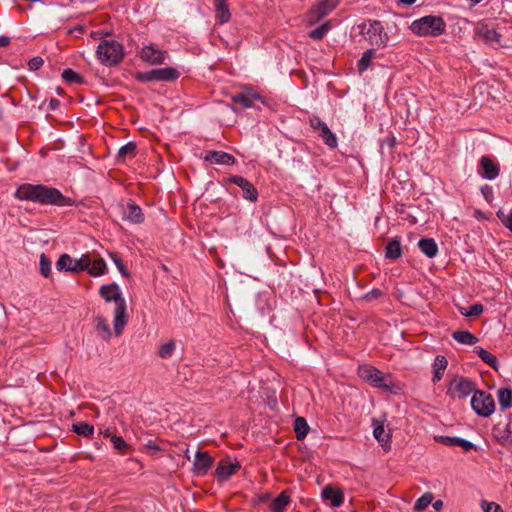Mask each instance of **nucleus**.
Here are the masks:
<instances>
[{"mask_svg":"<svg viewBox=\"0 0 512 512\" xmlns=\"http://www.w3.org/2000/svg\"><path fill=\"white\" fill-rule=\"evenodd\" d=\"M14 197L21 201H32L43 205H73V201L58 189L41 184L23 183L15 191Z\"/></svg>","mask_w":512,"mask_h":512,"instance_id":"obj_1","label":"nucleus"},{"mask_svg":"<svg viewBox=\"0 0 512 512\" xmlns=\"http://www.w3.org/2000/svg\"><path fill=\"white\" fill-rule=\"evenodd\" d=\"M99 293L106 302L115 303L113 325L114 332L118 336L122 333L127 323L126 301L122 297V291L118 284L111 283L102 285L99 289Z\"/></svg>","mask_w":512,"mask_h":512,"instance_id":"obj_2","label":"nucleus"},{"mask_svg":"<svg viewBox=\"0 0 512 512\" xmlns=\"http://www.w3.org/2000/svg\"><path fill=\"white\" fill-rule=\"evenodd\" d=\"M410 30L419 37H438L446 30V23L440 16L427 15L414 20Z\"/></svg>","mask_w":512,"mask_h":512,"instance_id":"obj_3","label":"nucleus"},{"mask_svg":"<svg viewBox=\"0 0 512 512\" xmlns=\"http://www.w3.org/2000/svg\"><path fill=\"white\" fill-rule=\"evenodd\" d=\"M358 27L360 33L370 45L378 48L387 46L389 36L380 21L368 20L361 23Z\"/></svg>","mask_w":512,"mask_h":512,"instance_id":"obj_4","label":"nucleus"},{"mask_svg":"<svg viewBox=\"0 0 512 512\" xmlns=\"http://www.w3.org/2000/svg\"><path fill=\"white\" fill-rule=\"evenodd\" d=\"M96 56L102 65H117L124 56V48L116 40H103L98 44Z\"/></svg>","mask_w":512,"mask_h":512,"instance_id":"obj_5","label":"nucleus"},{"mask_svg":"<svg viewBox=\"0 0 512 512\" xmlns=\"http://www.w3.org/2000/svg\"><path fill=\"white\" fill-rule=\"evenodd\" d=\"M471 406L474 412L482 417H489L495 411L494 398L491 394L481 390L474 391Z\"/></svg>","mask_w":512,"mask_h":512,"instance_id":"obj_6","label":"nucleus"},{"mask_svg":"<svg viewBox=\"0 0 512 512\" xmlns=\"http://www.w3.org/2000/svg\"><path fill=\"white\" fill-rule=\"evenodd\" d=\"M90 265L91 258L88 255H82L79 259H73L68 254H62L56 262V268L58 271L74 273L84 271Z\"/></svg>","mask_w":512,"mask_h":512,"instance_id":"obj_7","label":"nucleus"},{"mask_svg":"<svg viewBox=\"0 0 512 512\" xmlns=\"http://www.w3.org/2000/svg\"><path fill=\"white\" fill-rule=\"evenodd\" d=\"M178 77L179 72L172 67L158 68L136 74V79L140 82L173 81Z\"/></svg>","mask_w":512,"mask_h":512,"instance_id":"obj_8","label":"nucleus"},{"mask_svg":"<svg viewBox=\"0 0 512 512\" xmlns=\"http://www.w3.org/2000/svg\"><path fill=\"white\" fill-rule=\"evenodd\" d=\"M358 376L365 382L392 384V381L388 379V374H384L377 368L367 364L358 367Z\"/></svg>","mask_w":512,"mask_h":512,"instance_id":"obj_9","label":"nucleus"},{"mask_svg":"<svg viewBox=\"0 0 512 512\" xmlns=\"http://www.w3.org/2000/svg\"><path fill=\"white\" fill-rule=\"evenodd\" d=\"M339 0H321L309 12V23L314 24L334 10Z\"/></svg>","mask_w":512,"mask_h":512,"instance_id":"obj_10","label":"nucleus"},{"mask_svg":"<svg viewBox=\"0 0 512 512\" xmlns=\"http://www.w3.org/2000/svg\"><path fill=\"white\" fill-rule=\"evenodd\" d=\"M139 57L144 62L151 65H159L165 63L167 52L156 48L154 45H145L139 52Z\"/></svg>","mask_w":512,"mask_h":512,"instance_id":"obj_11","label":"nucleus"},{"mask_svg":"<svg viewBox=\"0 0 512 512\" xmlns=\"http://www.w3.org/2000/svg\"><path fill=\"white\" fill-rule=\"evenodd\" d=\"M121 218L131 224H141L144 221V214L140 206L133 201L120 206Z\"/></svg>","mask_w":512,"mask_h":512,"instance_id":"obj_12","label":"nucleus"},{"mask_svg":"<svg viewBox=\"0 0 512 512\" xmlns=\"http://www.w3.org/2000/svg\"><path fill=\"white\" fill-rule=\"evenodd\" d=\"M479 174L487 180H494L499 176L500 168L489 156H482L479 161Z\"/></svg>","mask_w":512,"mask_h":512,"instance_id":"obj_13","label":"nucleus"},{"mask_svg":"<svg viewBox=\"0 0 512 512\" xmlns=\"http://www.w3.org/2000/svg\"><path fill=\"white\" fill-rule=\"evenodd\" d=\"M230 183H233L242 189V195L245 199L250 201H256L258 198V192L256 188L242 176H230L228 178Z\"/></svg>","mask_w":512,"mask_h":512,"instance_id":"obj_14","label":"nucleus"},{"mask_svg":"<svg viewBox=\"0 0 512 512\" xmlns=\"http://www.w3.org/2000/svg\"><path fill=\"white\" fill-rule=\"evenodd\" d=\"M240 469V464L238 462H231L230 460L224 459L218 463V466L215 471V475L218 481H226L233 474H235Z\"/></svg>","mask_w":512,"mask_h":512,"instance_id":"obj_15","label":"nucleus"},{"mask_svg":"<svg viewBox=\"0 0 512 512\" xmlns=\"http://www.w3.org/2000/svg\"><path fill=\"white\" fill-rule=\"evenodd\" d=\"M212 464L213 458L207 452H196L193 468L197 475H206Z\"/></svg>","mask_w":512,"mask_h":512,"instance_id":"obj_16","label":"nucleus"},{"mask_svg":"<svg viewBox=\"0 0 512 512\" xmlns=\"http://www.w3.org/2000/svg\"><path fill=\"white\" fill-rule=\"evenodd\" d=\"M204 160L212 164L227 166L233 165L235 163L234 156L224 151H209L204 156Z\"/></svg>","mask_w":512,"mask_h":512,"instance_id":"obj_17","label":"nucleus"},{"mask_svg":"<svg viewBox=\"0 0 512 512\" xmlns=\"http://www.w3.org/2000/svg\"><path fill=\"white\" fill-rule=\"evenodd\" d=\"M322 498L325 501H330L332 507H339L344 501V494L340 489H334L332 486H326L322 490Z\"/></svg>","mask_w":512,"mask_h":512,"instance_id":"obj_18","label":"nucleus"},{"mask_svg":"<svg viewBox=\"0 0 512 512\" xmlns=\"http://www.w3.org/2000/svg\"><path fill=\"white\" fill-rule=\"evenodd\" d=\"M436 440L446 446H460L465 452L475 449V445L472 442L460 437L439 436Z\"/></svg>","mask_w":512,"mask_h":512,"instance_id":"obj_19","label":"nucleus"},{"mask_svg":"<svg viewBox=\"0 0 512 512\" xmlns=\"http://www.w3.org/2000/svg\"><path fill=\"white\" fill-rule=\"evenodd\" d=\"M478 35L489 45L497 44L500 41V34L490 25L481 26L478 30Z\"/></svg>","mask_w":512,"mask_h":512,"instance_id":"obj_20","label":"nucleus"},{"mask_svg":"<svg viewBox=\"0 0 512 512\" xmlns=\"http://www.w3.org/2000/svg\"><path fill=\"white\" fill-rule=\"evenodd\" d=\"M291 498L287 491H282L269 505L272 512H284L286 507L290 504Z\"/></svg>","mask_w":512,"mask_h":512,"instance_id":"obj_21","label":"nucleus"},{"mask_svg":"<svg viewBox=\"0 0 512 512\" xmlns=\"http://www.w3.org/2000/svg\"><path fill=\"white\" fill-rule=\"evenodd\" d=\"M418 247L428 258H434L438 254L437 243L432 238H423L419 240Z\"/></svg>","mask_w":512,"mask_h":512,"instance_id":"obj_22","label":"nucleus"},{"mask_svg":"<svg viewBox=\"0 0 512 512\" xmlns=\"http://www.w3.org/2000/svg\"><path fill=\"white\" fill-rule=\"evenodd\" d=\"M257 99H259V96L250 92H241L232 98L235 104L241 105L243 108L253 107V103Z\"/></svg>","mask_w":512,"mask_h":512,"instance_id":"obj_23","label":"nucleus"},{"mask_svg":"<svg viewBox=\"0 0 512 512\" xmlns=\"http://www.w3.org/2000/svg\"><path fill=\"white\" fill-rule=\"evenodd\" d=\"M447 367V359L443 355H437L433 363V382L441 380Z\"/></svg>","mask_w":512,"mask_h":512,"instance_id":"obj_24","label":"nucleus"},{"mask_svg":"<svg viewBox=\"0 0 512 512\" xmlns=\"http://www.w3.org/2000/svg\"><path fill=\"white\" fill-rule=\"evenodd\" d=\"M500 410L505 411L512 407V391L507 387H501L497 391Z\"/></svg>","mask_w":512,"mask_h":512,"instance_id":"obj_25","label":"nucleus"},{"mask_svg":"<svg viewBox=\"0 0 512 512\" xmlns=\"http://www.w3.org/2000/svg\"><path fill=\"white\" fill-rule=\"evenodd\" d=\"M452 338L460 344L472 346L478 342V338L469 331H454Z\"/></svg>","mask_w":512,"mask_h":512,"instance_id":"obj_26","label":"nucleus"},{"mask_svg":"<svg viewBox=\"0 0 512 512\" xmlns=\"http://www.w3.org/2000/svg\"><path fill=\"white\" fill-rule=\"evenodd\" d=\"M214 7L216 18L218 19L219 23H227L230 19V12L226 4V0L215 1Z\"/></svg>","mask_w":512,"mask_h":512,"instance_id":"obj_27","label":"nucleus"},{"mask_svg":"<svg viewBox=\"0 0 512 512\" xmlns=\"http://www.w3.org/2000/svg\"><path fill=\"white\" fill-rule=\"evenodd\" d=\"M214 7L216 18L218 19L219 23H227L230 19V12L226 4V0L215 1Z\"/></svg>","mask_w":512,"mask_h":512,"instance_id":"obj_28","label":"nucleus"},{"mask_svg":"<svg viewBox=\"0 0 512 512\" xmlns=\"http://www.w3.org/2000/svg\"><path fill=\"white\" fill-rule=\"evenodd\" d=\"M263 402L271 409L275 410L278 406L276 391L268 387H263L260 391Z\"/></svg>","mask_w":512,"mask_h":512,"instance_id":"obj_29","label":"nucleus"},{"mask_svg":"<svg viewBox=\"0 0 512 512\" xmlns=\"http://www.w3.org/2000/svg\"><path fill=\"white\" fill-rule=\"evenodd\" d=\"M106 263L102 258L91 259V265L86 269L88 273L94 277L104 275L106 273Z\"/></svg>","mask_w":512,"mask_h":512,"instance_id":"obj_30","label":"nucleus"},{"mask_svg":"<svg viewBox=\"0 0 512 512\" xmlns=\"http://www.w3.org/2000/svg\"><path fill=\"white\" fill-rule=\"evenodd\" d=\"M310 427L304 417H297L294 421V431L296 434V438L298 440H303L308 432Z\"/></svg>","mask_w":512,"mask_h":512,"instance_id":"obj_31","label":"nucleus"},{"mask_svg":"<svg viewBox=\"0 0 512 512\" xmlns=\"http://www.w3.org/2000/svg\"><path fill=\"white\" fill-rule=\"evenodd\" d=\"M373 435L382 444L390 441V435L385 432L383 423L376 419L373 420Z\"/></svg>","mask_w":512,"mask_h":512,"instance_id":"obj_32","label":"nucleus"},{"mask_svg":"<svg viewBox=\"0 0 512 512\" xmlns=\"http://www.w3.org/2000/svg\"><path fill=\"white\" fill-rule=\"evenodd\" d=\"M472 386H448L446 394L451 398H466L472 392Z\"/></svg>","mask_w":512,"mask_h":512,"instance_id":"obj_33","label":"nucleus"},{"mask_svg":"<svg viewBox=\"0 0 512 512\" xmlns=\"http://www.w3.org/2000/svg\"><path fill=\"white\" fill-rule=\"evenodd\" d=\"M401 243L398 239H392L386 246L385 255L389 259H398L401 256Z\"/></svg>","mask_w":512,"mask_h":512,"instance_id":"obj_34","label":"nucleus"},{"mask_svg":"<svg viewBox=\"0 0 512 512\" xmlns=\"http://www.w3.org/2000/svg\"><path fill=\"white\" fill-rule=\"evenodd\" d=\"M72 430L76 434L87 438H91L94 435V426L86 422H78L73 424Z\"/></svg>","mask_w":512,"mask_h":512,"instance_id":"obj_35","label":"nucleus"},{"mask_svg":"<svg viewBox=\"0 0 512 512\" xmlns=\"http://www.w3.org/2000/svg\"><path fill=\"white\" fill-rule=\"evenodd\" d=\"M375 55L374 49H367L361 56V58L358 61V71L359 73L365 72L369 66L371 65V61Z\"/></svg>","mask_w":512,"mask_h":512,"instance_id":"obj_36","label":"nucleus"},{"mask_svg":"<svg viewBox=\"0 0 512 512\" xmlns=\"http://www.w3.org/2000/svg\"><path fill=\"white\" fill-rule=\"evenodd\" d=\"M319 136L322 138L323 142L329 146L330 148H335L337 146V138L329 129V127H324L322 131L319 132Z\"/></svg>","mask_w":512,"mask_h":512,"instance_id":"obj_37","label":"nucleus"},{"mask_svg":"<svg viewBox=\"0 0 512 512\" xmlns=\"http://www.w3.org/2000/svg\"><path fill=\"white\" fill-rule=\"evenodd\" d=\"M433 500V494L430 492L424 493L420 498H418L414 504V511L421 512L423 511Z\"/></svg>","mask_w":512,"mask_h":512,"instance_id":"obj_38","label":"nucleus"},{"mask_svg":"<svg viewBox=\"0 0 512 512\" xmlns=\"http://www.w3.org/2000/svg\"><path fill=\"white\" fill-rule=\"evenodd\" d=\"M175 348V341L170 340L169 342L160 346L158 350V356L162 359H169L172 357Z\"/></svg>","mask_w":512,"mask_h":512,"instance_id":"obj_39","label":"nucleus"},{"mask_svg":"<svg viewBox=\"0 0 512 512\" xmlns=\"http://www.w3.org/2000/svg\"><path fill=\"white\" fill-rule=\"evenodd\" d=\"M476 353L481 358V360L484 361L486 364H488L489 366L494 367V368L496 367L498 360L490 352H488L487 350H485L481 347H477Z\"/></svg>","mask_w":512,"mask_h":512,"instance_id":"obj_40","label":"nucleus"},{"mask_svg":"<svg viewBox=\"0 0 512 512\" xmlns=\"http://www.w3.org/2000/svg\"><path fill=\"white\" fill-rule=\"evenodd\" d=\"M95 325H96V331L98 333H102L103 334V338L104 339H109L110 336H111V331H110V328H109V325L108 323L106 322V320L102 317H97L95 319Z\"/></svg>","mask_w":512,"mask_h":512,"instance_id":"obj_41","label":"nucleus"},{"mask_svg":"<svg viewBox=\"0 0 512 512\" xmlns=\"http://www.w3.org/2000/svg\"><path fill=\"white\" fill-rule=\"evenodd\" d=\"M495 436L496 438L502 443H512V432L509 430V424L506 425V427L501 430L500 428H495Z\"/></svg>","mask_w":512,"mask_h":512,"instance_id":"obj_42","label":"nucleus"},{"mask_svg":"<svg viewBox=\"0 0 512 512\" xmlns=\"http://www.w3.org/2000/svg\"><path fill=\"white\" fill-rule=\"evenodd\" d=\"M330 30L329 22H326L309 32V37L313 40H321Z\"/></svg>","mask_w":512,"mask_h":512,"instance_id":"obj_43","label":"nucleus"},{"mask_svg":"<svg viewBox=\"0 0 512 512\" xmlns=\"http://www.w3.org/2000/svg\"><path fill=\"white\" fill-rule=\"evenodd\" d=\"M483 311H484V307L480 303H475V304L471 305L468 310H466L464 308L460 309L461 315L466 316V317L478 316V315L482 314Z\"/></svg>","mask_w":512,"mask_h":512,"instance_id":"obj_44","label":"nucleus"},{"mask_svg":"<svg viewBox=\"0 0 512 512\" xmlns=\"http://www.w3.org/2000/svg\"><path fill=\"white\" fill-rule=\"evenodd\" d=\"M136 145L129 142L123 145L118 151V158L125 159L126 157H132L135 155Z\"/></svg>","mask_w":512,"mask_h":512,"instance_id":"obj_45","label":"nucleus"},{"mask_svg":"<svg viewBox=\"0 0 512 512\" xmlns=\"http://www.w3.org/2000/svg\"><path fill=\"white\" fill-rule=\"evenodd\" d=\"M40 273L44 277H49L51 273V261L46 257L45 254H41L39 261Z\"/></svg>","mask_w":512,"mask_h":512,"instance_id":"obj_46","label":"nucleus"},{"mask_svg":"<svg viewBox=\"0 0 512 512\" xmlns=\"http://www.w3.org/2000/svg\"><path fill=\"white\" fill-rule=\"evenodd\" d=\"M62 78L68 83H82V77L72 69H65Z\"/></svg>","mask_w":512,"mask_h":512,"instance_id":"obj_47","label":"nucleus"},{"mask_svg":"<svg viewBox=\"0 0 512 512\" xmlns=\"http://www.w3.org/2000/svg\"><path fill=\"white\" fill-rule=\"evenodd\" d=\"M496 216L502 224L512 232V210L509 213H505L500 209L497 211Z\"/></svg>","mask_w":512,"mask_h":512,"instance_id":"obj_48","label":"nucleus"},{"mask_svg":"<svg viewBox=\"0 0 512 512\" xmlns=\"http://www.w3.org/2000/svg\"><path fill=\"white\" fill-rule=\"evenodd\" d=\"M481 507L484 512H503L501 506L495 502H488L486 500H482Z\"/></svg>","mask_w":512,"mask_h":512,"instance_id":"obj_49","label":"nucleus"},{"mask_svg":"<svg viewBox=\"0 0 512 512\" xmlns=\"http://www.w3.org/2000/svg\"><path fill=\"white\" fill-rule=\"evenodd\" d=\"M109 255H110L111 260L113 261V263L115 264V266L117 267L119 272L121 273V275L124 277H128L129 273L126 270V268L124 267L122 260L115 253H110Z\"/></svg>","mask_w":512,"mask_h":512,"instance_id":"obj_50","label":"nucleus"},{"mask_svg":"<svg viewBox=\"0 0 512 512\" xmlns=\"http://www.w3.org/2000/svg\"><path fill=\"white\" fill-rule=\"evenodd\" d=\"M110 440L111 442L113 443V447L116 449V450H119V451H124L126 448H127V443L125 442V440L120 437V436H115V435H112L110 437Z\"/></svg>","mask_w":512,"mask_h":512,"instance_id":"obj_51","label":"nucleus"},{"mask_svg":"<svg viewBox=\"0 0 512 512\" xmlns=\"http://www.w3.org/2000/svg\"><path fill=\"white\" fill-rule=\"evenodd\" d=\"M43 63L44 61L41 57H34L29 61L28 66L30 70L36 71L42 67Z\"/></svg>","mask_w":512,"mask_h":512,"instance_id":"obj_52","label":"nucleus"},{"mask_svg":"<svg viewBox=\"0 0 512 512\" xmlns=\"http://www.w3.org/2000/svg\"><path fill=\"white\" fill-rule=\"evenodd\" d=\"M310 125L311 127L314 129V130H317V131H322L324 129V127H327V124L325 122H323L321 119L319 118H313L310 120Z\"/></svg>","mask_w":512,"mask_h":512,"instance_id":"obj_53","label":"nucleus"},{"mask_svg":"<svg viewBox=\"0 0 512 512\" xmlns=\"http://www.w3.org/2000/svg\"><path fill=\"white\" fill-rule=\"evenodd\" d=\"M481 192L486 200L492 197V188L489 185H485L481 188Z\"/></svg>","mask_w":512,"mask_h":512,"instance_id":"obj_54","label":"nucleus"},{"mask_svg":"<svg viewBox=\"0 0 512 512\" xmlns=\"http://www.w3.org/2000/svg\"><path fill=\"white\" fill-rule=\"evenodd\" d=\"M383 388H385L387 391L391 392V393H399L400 390H401V386H388V385H385V386H382Z\"/></svg>","mask_w":512,"mask_h":512,"instance_id":"obj_55","label":"nucleus"},{"mask_svg":"<svg viewBox=\"0 0 512 512\" xmlns=\"http://www.w3.org/2000/svg\"><path fill=\"white\" fill-rule=\"evenodd\" d=\"M10 43V38L7 36H0V47H6Z\"/></svg>","mask_w":512,"mask_h":512,"instance_id":"obj_56","label":"nucleus"},{"mask_svg":"<svg viewBox=\"0 0 512 512\" xmlns=\"http://www.w3.org/2000/svg\"><path fill=\"white\" fill-rule=\"evenodd\" d=\"M59 104H60V103H59V101H58L57 99L52 98V99L50 100V102H49V107H50V109H51V110H55V109H57V108H58Z\"/></svg>","mask_w":512,"mask_h":512,"instance_id":"obj_57","label":"nucleus"},{"mask_svg":"<svg viewBox=\"0 0 512 512\" xmlns=\"http://www.w3.org/2000/svg\"><path fill=\"white\" fill-rule=\"evenodd\" d=\"M146 447L151 449V450H155V451H159L160 450L159 446L155 442H153L151 440L148 441V443L146 444Z\"/></svg>","mask_w":512,"mask_h":512,"instance_id":"obj_58","label":"nucleus"},{"mask_svg":"<svg viewBox=\"0 0 512 512\" xmlns=\"http://www.w3.org/2000/svg\"><path fill=\"white\" fill-rule=\"evenodd\" d=\"M450 384H460V385H463V384H472V383L469 380H467V379H460L459 381H457L455 379Z\"/></svg>","mask_w":512,"mask_h":512,"instance_id":"obj_59","label":"nucleus"},{"mask_svg":"<svg viewBox=\"0 0 512 512\" xmlns=\"http://www.w3.org/2000/svg\"><path fill=\"white\" fill-rule=\"evenodd\" d=\"M443 507V501L442 500H437L433 503V508L435 510H440L441 508Z\"/></svg>","mask_w":512,"mask_h":512,"instance_id":"obj_60","label":"nucleus"},{"mask_svg":"<svg viewBox=\"0 0 512 512\" xmlns=\"http://www.w3.org/2000/svg\"><path fill=\"white\" fill-rule=\"evenodd\" d=\"M402 4L404 5H407V6H410V5H413L416 0H399Z\"/></svg>","mask_w":512,"mask_h":512,"instance_id":"obj_61","label":"nucleus"},{"mask_svg":"<svg viewBox=\"0 0 512 512\" xmlns=\"http://www.w3.org/2000/svg\"><path fill=\"white\" fill-rule=\"evenodd\" d=\"M469 1H470L471 6H475V5L479 4L482 0H469Z\"/></svg>","mask_w":512,"mask_h":512,"instance_id":"obj_62","label":"nucleus"},{"mask_svg":"<svg viewBox=\"0 0 512 512\" xmlns=\"http://www.w3.org/2000/svg\"><path fill=\"white\" fill-rule=\"evenodd\" d=\"M269 497H270V495H269V494H266L265 496H263V497L261 498V501H265V500H266V499H268Z\"/></svg>","mask_w":512,"mask_h":512,"instance_id":"obj_63","label":"nucleus"},{"mask_svg":"<svg viewBox=\"0 0 512 512\" xmlns=\"http://www.w3.org/2000/svg\"><path fill=\"white\" fill-rule=\"evenodd\" d=\"M371 293H372V295L380 294V291L379 290H373Z\"/></svg>","mask_w":512,"mask_h":512,"instance_id":"obj_64","label":"nucleus"}]
</instances>
